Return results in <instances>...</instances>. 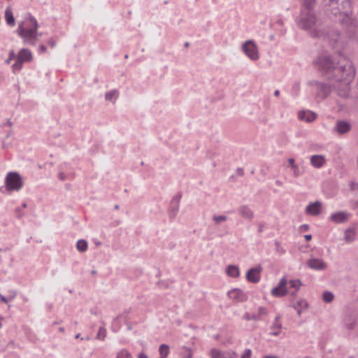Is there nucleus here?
<instances>
[{
    "label": "nucleus",
    "mask_w": 358,
    "mask_h": 358,
    "mask_svg": "<svg viewBox=\"0 0 358 358\" xmlns=\"http://www.w3.org/2000/svg\"><path fill=\"white\" fill-rule=\"evenodd\" d=\"M338 64L339 66L334 67L333 62L327 57H320L316 61V66L319 71L327 73L332 69L338 81H342L347 85L355 76V69L352 63L345 57H341Z\"/></svg>",
    "instance_id": "f257e3e1"
},
{
    "label": "nucleus",
    "mask_w": 358,
    "mask_h": 358,
    "mask_svg": "<svg viewBox=\"0 0 358 358\" xmlns=\"http://www.w3.org/2000/svg\"><path fill=\"white\" fill-rule=\"evenodd\" d=\"M38 24L36 19L31 15L26 17L19 23L17 34L23 39L24 43L35 45L41 34L38 32Z\"/></svg>",
    "instance_id": "f03ea898"
},
{
    "label": "nucleus",
    "mask_w": 358,
    "mask_h": 358,
    "mask_svg": "<svg viewBox=\"0 0 358 358\" xmlns=\"http://www.w3.org/2000/svg\"><path fill=\"white\" fill-rule=\"evenodd\" d=\"M306 11H303L301 14L300 25L304 29L310 28L315 22V17L311 13V8L314 5L315 0H301Z\"/></svg>",
    "instance_id": "7ed1b4c3"
},
{
    "label": "nucleus",
    "mask_w": 358,
    "mask_h": 358,
    "mask_svg": "<svg viewBox=\"0 0 358 358\" xmlns=\"http://www.w3.org/2000/svg\"><path fill=\"white\" fill-rule=\"evenodd\" d=\"M5 185L8 192L19 191L23 186V181L17 173L10 172L6 176Z\"/></svg>",
    "instance_id": "20e7f679"
},
{
    "label": "nucleus",
    "mask_w": 358,
    "mask_h": 358,
    "mask_svg": "<svg viewBox=\"0 0 358 358\" xmlns=\"http://www.w3.org/2000/svg\"><path fill=\"white\" fill-rule=\"evenodd\" d=\"M243 50L252 60H257L259 58L257 45L252 41H248L243 45Z\"/></svg>",
    "instance_id": "39448f33"
},
{
    "label": "nucleus",
    "mask_w": 358,
    "mask_h": 358,
    "mask_svg": "<svg viewBox=\"0 0 358 358\" xmlns=\"http://www.w3.org/2000/svg\"><path fill=\"white\" fill-rule=\"evenodd\" d=\"M287 285V279L285 278H282L279 282L278 285L272 289V295L276 297H281L287 295L288 293Z\"/></svg>",
    "instance_id": "423d86ee"
},
{
    "label": "nucleus",
    "mask_w": 358,
    "mask_h": 358,
    "mask_svg": "<svg viewBox=\"0 0 358 358\" xmlns=\"http://www.w3.org/2000/svg\"><path fill=\"white\" fill-rule=\"evenodd\" d=\"M262 271V267L259 265L256 267L250 268L246 274V278L249 282H258L260 280V273Z\"/></svg>",
    "instance_id": "0eeeda50"
},
{
    "label": "nucleus",
    "mask_w": 358,
    "mask_h": 358,
    "mask_svg": "<svg viewBox=\"0 0 358 358\" xmlns=\"http://www.w3.org/2000/svg\"><path fill=\"white\" fill-rule=\"evenodd\" d=\"M322 209V203L321 201H317L310 203L306 208V213L312 216L318 215Z\"/></svg>",
    "instance_id": "6e6552de"
},
{
    "label": "nucleus",
    "mask_w": 358,
    "mask_h": 358,
    "mask_svg": "<svg viewBox=\"0 0 358 358\" xmlns=\"http://www.w3.org/2000/svg\"><path fill=\"white\" fill-rule=\"evenodd\" d=\"M268 313L267 310L264 307H260L258 310V313L250 314L249 313H245L243 318L245 320H255L259 321L262 320V317L266 315Z\"/></svg>",
    "instance_id": "1a4fd4ad"
},
{
    "label": "nucleus",
    "mask_w": 358,
    "mask_h": 358,
    "mask_svg": "<svg viewBox=\"0 0 358 358\" xmlns=\"http://www.w3.org/2000/svg\"><path fill=\"white\" fill-rule=\"evenodd\" d=\"M230 299L236 302H243L247 300L246 294L239 289H234L228 292Z\"/></svg>",
    "instance_id": "9d476101"
},
{
    "label": "nucleus",
    "mask_w": 358,
    "mask_h": 358,
    "mask_svg": "<svg viewBox=\"0 0 358 358\" xmlns=\"http://www.w3.org/2000/svg\"><path fill=\"white\" fill-rule=\"evenodd\" d=\"M350 215L346 211H339L333 213L330 220L333 222H348Z\"/></svg>",
    "instance_id": "9b49d317"
},
{
    "label": "nucleus",
    "mask_w": 358,
    "mask_h": 358,
    "mask_svg": "<svg viewBox=\"0 0 358 358\" xmlns=\"http://www.w3.org/2000/svg\"><path fill=\"white\" fill-rule=\"evenodd\" d=\"M308 266L314 270L322 271L324 270L327 265L320 259L312 258L308 261Z\"/></svg>",
    "instance_id": "f8f14e48"
},
{
    "label": "nucleus",
    "mask_w": 358,
    "mask_h": 358,
    "mask_svg": "<svg viewBox=\"0 0 358 358\" xmlns=\"http://www.w3.org/2000/svg\"><path fill=\"white\" fill-rule=\"evenodd\" d=\"M356 237V228L354 226L348 227L344 232V241L347 243H352Z\"/></svg>",
    "instance_id": "ddd939ff"
},
{
    "label": "nucleus",
    "mask_w": 358,
    "mask_h": 358,
    "mask_svg": "<svg viewBox=\"0 0 358 358\" xmlns=\"http://www.w3.org/2000/svg\"><path fill=\"white\" fill-rule=\"evenodd\" d=\"M298 117L303 121L310 122L315 120L316 115L315 113L307 110V111H299L298 113Z\"/></svg>",
    "instance_id": "4468645a"
},
{
    "label": "nucleus",
    "mask_w": 358,
    "mask_h": 358,
    "mask_svg": "<svg viewBox=\"0 0 358 358\" xmlns=\"http://www.w3.org/2000/svg\"><path fill=\"white\" fill-rule=\"evenodd\" d=\"M357 317L356 315L349 314L346 315V317L344 319V324L348 329L352 330L353 329L354 326L357 322Z\"/></svg>",
    "instance_id": "2eb2a0df"
},
{
    "label": "nucleus",
    "mask_w": 358,
    "mask_h": 358,
    "mask_svg": "<svg viewBox=\"0 0 358 358\" xmlns=\"http://www.w3.org/2000/svg\"><path fill=\"white\" fill-rule=\"evenodd\" d=\"M17 58L22 62H31L32 60V54L28 49H22L19 52Z\"/></svg>",
    "instance_id": "dca6fc26"
},
{
    "label": "nucleus",
    "mask_w": 358,
    "mask_h": 358,
    "mask_svg": "<svg viewBox=\"0 0 358 358\" xmlns=\"http://www.w3.org/2000/svg\"><path fill=\"white\" fill-rule=\"evenodd\" d=\"M280 319V315H277L275 318V321L273 324H272L271 329L273 330V331L271 333L273 336H278L280 333L281 329H282V324L279 322Z\"/></svg>",
    "instance_id": "f3484780"
},
{
    "label": "nucleus",
    "mask_w": 358,
    "mask_h": 358,
    "mask_svg": "<svg viewBox=\"0 0 358 358\" xmlns=\"http://www.w3.org/2000/svg\"><path fill=\"white\" fill-rule=\"evenodd\" d=\"M311 164L315 168H320L325 163V159L322 155H313L310 159Z\"/></svg>",
    "instance_id": "a211bd4d"
},
{
    "label": "nucleus",
    "mask_w": 358,
    "mask_h": 358,
    "mask_svg": "<svg viewBox=\"0 0 358 358\" xmlns=\"http://www.w3.org/2000/svg\"><path fill=\"white\" fill-rule=\"evenodd\" d=\"M350 129V125L348 122L345 121H340L337 122L336 130L339 134H345Z\"/></svg>",
    "instance_id": "6ab92c4d"
},
{
    "label": "nucleus",
    "mask_w": 358,
    "mask_h": 358,
    "mask_svg": "<svg viewBox=\"0 0 358 358\" xmlns=\"http://www.w3.org/2000/svg\"><path fill=\"white\" fill-rule=\"evenodd\" d=\"M5 20L9 26L13 27L15 25V18L10 8H7L5 11Z\"/></svg>",
    "instance_id": "aec40b11"
},
{
    "label": "nucleus",
    "mask_w": 358,
    "mask_h": 358,
    "mask_svg": "<svg viewBox=\"0 0 358 358\" xmlns=\"http://www.w3.org/2000/svg\"><path fill=\"white\" fill-rule=\"evenodd\" d=\"M227 274L231 277H238L239 275V270L237 266L231 265L227 269Z\"/></svg>",
    "instance_id": "412c9836"
},
{
    "label": "nucleus",
    "mask_w": 358,
    "mask_h": 358,
    "mask_svg": "<svg viewBox=\"0 0 358 358\" xmlns=\"http://www.w3.org/2000/svg\"><path fill=\"white\" fill-rule=\"evenodd\" d=\"M77 249L81 252H85L87 249V243L85 240H79L76 244Z\"/></svg>",
    "instance_id": "4be33fe9"
},
{
    "label": "nucleus",
    "mask_w": 358,
    "mask_h": 358,
    "mask_svg": "<svg viewBox=\"0 0 358 358\" xmlns=\"http://www.w3.org/2000/svg\"><path fill=\"white\" fill-rule=\"evenodd\" d=\"M118 96V92L117 90H113L111 92H107L105 95L106 99L107 101H113V99H116Z\"/></svg>",
    "instance_id": "5701e85b"
},
{
    "label": "nucleus",
    "mask_w": 358,
    "mask_h": 358,
    "mask_svg": "<svg viewBox=\"0 0 358 358\" xmlns=\"http://www.w3.org/2000/svg\"><path fill=\"white\" fill-rule=\"evenodd\" d=\"M334 296L333 293L328 291L324 292L322 294V299L326 303L331 302L334 299Z\"/></svg>",
    "instance_id": "b1692460"
},
{
    "label": "nucleus",
    "mask_w": 358,
    "mask_h": 358,
    "mask_svg": "<svg viewBox=\"0 0 358 358\" xmlns=\"http://www.w3.org/2000/svg\"><path fill=\"white\" fill-rule=\"evenodd\" d=\"M159 353L163 357H166L169 352V347L166 344L159 346Z\"/></svg>",
    "instance_id": "393cba45"
},
{
    "label": "nucleus",
    "mask_w": 358,
    "mask_h": 358,
    "mask_svg": "<svg viewBox=\"0 0 358 358\" xmlns=\"http://www.w3.org/2000/svg\"><path fill=\"white\" fill-rule=\"evenodd\" d=\"M338 0H329L330 4L329 7L331 8V11L334 14L337 15V10H339L338 8Z\"/></svg>",
    "instance_id": "a878e982"
},
{
    "label": "nucleus",
    "mask_w": 358,
    "mask_h": 358,
    "mask_svg": "<svg viewBox=\"0 0 358 358\" xmlns=\"http://www.w3.org/2000/svg\"><path fill=\"white\" fill-rule=\"evenodd\" d=\"M116 358H131V355L127 350L124 349L117 353Z\"/></svg>",
    "instance_id": "bb28decb"
},
{
    "label": "nucleus",
    "mask_w": 358,
    "mask_h": 358,
    "mask_svg": "<svg viewBox=\"0 0 358 358\" xmlns=\"http://www.w3.org/2000/svg\"><path fill=\"white\" fill-rule=\"evenodd\" d=\"M291 287H293L297 291L302 285V282L300 280H292L289 281Z\"/></svg>",
    "instance_id": "cd10ccee"
},
{
    "label": "nucleus",
    "mask_w": 358,
    "mask_h": 358,
    "mask_svg": "<svg viewBox=\"0 0 358 358\" xmlns=\"http://www.w3.org/2000/svg\"><path fill=\"white\" fill-rule=\"evenodd\" d=\"M106 336V330L103 327H101L96 334V338L103 341Z\"/></svg>",
    "instance_id": "c85d7f7f"
},
{
    "label": "nucleus",
    "mask_w": 358,
    "mask_h": 358,
    "mask_svg": "<svg viewBox=\"0 0 358 358\" xmlns=\"http://www.w3.org/2000/svg\"><path fill=\"white\" fill-rule=\"evenodd\" d=\"M210 355H211L212 358H224V357H225L222 354V352L220 351H219L216 349L211 350Z\"/></svg>",
    "instance_id": "c756f323"
},
{
    "label": "nucleus",
    "mask_w": 358,
    "mask_h": 358,
    "mask_svg": "<svg viewBox=\"0 0 358 358\" xmlns=\"http://www.w3.org/2000/svg\"><path fill=\"white\" fill-rule=\"evenodd\" d=\"M22 64L23 62H21L20 60H19L17 58V60L15 62V64H13L12 68H13V71H20L21 70L22 67Z\"/></svg>",
    "instance_id": "7c9ffc66"
},
{
    "label": "nucleus",
    "mask_w": 358,
    "mask_h": 358,
    "mask_svg": "<svg viewBox=\"0 0 358 358\" xmlns=\"http://www.w3.org/2000/svg\"><path fill=\"white\" fill-rule=\"evenodd\" d=\"M241 213L243 216H245L246 217H250L252 215L251 210L245 207H243L241 209Z\"/></svg>",
    "instance_id": "2f4dec72"
},
{
    "label": "nucleus",
    "mask_w": 358,
    "mask_h": 358,
    "mask_svg": "<svg viewBox=\"0 0 358 358\" xmlns=\"http://www.w3.org/2000/svg\"><path fill=\"white\" fill-rule=\"evenodd\" d=\"M294 307V308H305L308 307V303L304 300H299Z\"/></svg>",
    "instance_id": "473e14b6"
},
{
    "label": "nucleus",
    "mask_w": 358,
    "mask_h": 358,
    "mask_svg": "<svg viewBox=\"0 0 358 358\" xmlns=\"http://www.w3.org/2000/svg\"><path fill=\"white\" fill-rule=\"evenodd\" d=\"M214 221L216 222H221L227 221V218L225 216H215L213 218Z\"/></svg>",
    "instance_id": "72a5a7b5"
},
{
    "label": "nucleus",
    "mask_w": 358,
    "mask_h": 358,
    "mask_svg": "<svg viewBox=\"0 0 358 358\" xmlns=\"http://www.w3.org/2000/svg\"><path fill=\"white\" fill-rule=\"evenodd\" d=\"M179 198H176L172 201L171 204L174 206L176 208V210H178L179 207Z\"/></svg>",
    "instance_id": "f704fd0d"
},
{
    "label": "nucleus",
    "mask_w": 358,
    "mask_h": 358,
    "mask_svg": "<svg viewBox=\"0 0 358 358\" xmlns=\"http://www.w3.org/2000/svg\"><path fill=\"white\" fill-rule=\"evenodd\" d=\"M251 357V350L248 349L245 350V353L242 355L241 358H250Z\"/></svg>",
    "instance_id": "c9c22d12"
},
{
    "label": "nucleus",
    "mask_w": 358,
    "mask_h": 358,
    "mask_svg": "<svg viewBox=\"0 0 358 358\" xmlns=\"http://www.w3.org/2000/svg\"><path fill=\"white\" fill-rule=\"evenodd\" d=\"M275 246H276L277 252H278L280 254L285 253V250L282 249V248L280 247L279 243L276 242L275 243Z\"/></svg>",
    "instance_id": "e433bc0d"
},
{
    "label": "nucleus",
    "mask_w": 358,
    "mask_h": 358,
    "mask_svg": "<svg viewBox=\"0 0 358 358\" xmlns=\"http://www.w3.org/2000/svg\"><path fill=\"white\" fill-rule=\"evenodd\" d=\"M351 190H357L358 189V183L355 182H351L350 184Z\"/></svg>",
    "instance_id": "4c0bfd02"
},
{
    "label": "nucleus",
    "mask_w": 358,
    "mask_h": 358,
    "mask_svg": "<svg viewBox=\"0 0 358 358\" xmlns=\"http://www.w3.org/2000/svg\"><path fill=\"white\" fill-rule=\"evenodd\" d=\"M185 352H187V355L185 358H192V351L187 348H185Z\"/></svg>",
    "instance_id": "58836bf2"
},
{
    "label": "nucleus",
    "mask_w": 358,
    "mask_h": 358,
    "mask_svg": "<svg viewBox=\"0 0 358 358\" xmlns=\"http://www.w3.org/2000/svg\"><path fill=\"white\" fill-rule=\"evenodd\" d=\"M289 165L292 167V169L295 171L296 169V166L294 164V159L292 158L289 159L288 160Z\"/></svg>",
    "instance_id": "ea45409f"
},
{
    "label": "nucleus",
    "mask_w": 358,
    "mask_h": 358,
    "mask_svg": "<svg viewBox=\"0 0 358 358\" xmlns=\"http://www.w3.org/2000/svg\"><path fill=\"white\" fill-rule=\"evenodd\" d=\"M229 358H237L238 355L236 352L228 353Z\"/></svg>",
    "instance_id": "a19ab883"
},
{
    "label": "nucleus",
    "mask_w": 358,
    "mask_h": 358,
    "mask_svg": "<svg viewBox=\"0 0 358 358\" xmlns=\"http://www.w3.org/2000/svg\"><path fill=\"white\" fill-rule=\"evenodd\" d=\"M40 49V53H43L46 51V47L43 45H41L39 48Z\"/></svg>",
    "instance_id": "79ce46f5"
},
{
    "label": "nucleus",
    "mask_w": 358,
    "mask_h": 358,
    "mask_svg": "<svg viewBox=\"0 0 358 358\" xmlns=\"http://www.w3.org/2000/svg\"><path fill=\"white\" fill-rule=\"evenodd\" d=\"M308 225H301L300 227V231L303 232L308 229Z\"/></svg>",
    "instance_id": "37998d69"
},
{
    "label": "nucleus",
    "mask_w": 358,
    "mask_h": 358,
    "mask_svg": "<svg viewBox=\"0 0 358 358\" xmlns=\"http://www.w3.org/2000/svg\"><path fill=\"white\" fill-rule=\"evenodd\" d=\"M14 57H15V55H14L13 52H12L10 53V57H9V59H7L6 62H7L8 64H9V63H10V60H11L13 58H14Z\"/></svg>",
    "instance_id": "c03bdc74"
},
{
    "label": "nucleus",
    "mask_w": 358,
    "mask_h": 358,
    "mask_svg": "<svg viewBox=\"0 0 358 358\" xmlns=\"http://www.w3.org/2000/svg\"><path fill=\"white\" fill-rule=\"evenodd\" d=\"M138 358H148V357L143 352L138 355Z\"/></svg>",
    "instance_id": "a18cd8bd"
},
{
    "label": "nucleus",
    "mask_w": 358,
    "mask_h": 358,
    "mask_svg": "<svg viewBox=\"0 0 358 358\" xmlns=\"http://www.w3.org/2000/svg\"><path fill=\"white\" fill-rule=\"evenodd\" d=\"M0 300L3 303H7V299L3 295H0Z\"/></svg>",
    "instance_id": "49530a36"
},
{
    "label": "nucleus",
    "mask_w": 358,
    "mask_h": 358,
    "mask_svg": "<svg viewBox=\"0 0 358 358\" xmlns=\"http://www.w3.org/2000/svg\"><path fill=\"white\" fill-rule=\"evenodd\" d=\"M304 238L306 241H310L312 238V236L310 234H307L304 236Z\"/></svg>",
    "instance_id": "de8ad7c7"
},
{
    "label": "nucleus",
    "mask_w": 358,
    "mask_h": 358,
    "mask_svg": "<svg viewBox=\"0 0 358 358\" xmlns=\"http://www.w3.org/2000/svg\"><path fill=\"white\" fill-rule=\"evenodd\" d=\"M296 309L297 310L298 315H300L303 308H296Z\"/></svg>",
    "instance_id": "09e8293b"
},
{
    "label": "nucleus",
    "mask_w": 358,
    "mask_h": 358,
    "mask_svg": "<svg viewBox=\"0 0 358 358\" xmlns=\"http://www.w3.org/2000/svg\"><path fill=\"white\" fill-rule=\"evenodd\" d=\"M264 358H278V357L276 356H266Z\"/></svg>",
    "instance_id": "8fccbe9b"
},
{
    "label": "nucleus",
    "mask_w": 358,
    "mask_h": 358,
    "mask_svg": "<svg viewBox=\"0 0 358 358\" xmlns=\"http://www.w3.org/2000/svg\"><path fill=\"white\" fill-rule=\"evenodd\" d=\"M280 94V92L278 90L275 91L274 94L275 96H278Z\"/></svg>",
    "instance_id": "3c124183"
},
{
    "label": "nucleus",
    "mask_w": 358,
    "mask_h": 358,
    "mask_svg": "<svg viewBox=\"0 0 358 358\" xmlns=\"http://www.w3.org/2000/svg\"><path fill=\"white\" fill-rule=\"evenodd\" d=\"M262 231V226H259V227H258V233H260Z\"/></svg>",
    "instance_id": "603ef678"
},
{
    "label": "nucleus",
    "mask_w": 358,
    "mask_h": 358,
    "mask_svg": "<svg viewBox=\"0 0 358 358\" xmlns=\"http://www.w3.org/2000/svg\"><path fill=\"white\" fill-rule=\"evenodd\" d=\"M59 178H60L61 180H64V177H63V174L62 173H61L59 175Z\"/></svg>",
    "instance_id": "864d4df0"
},
{
    "label": "nucleus",
    "mask_w": 358,
    "mask_h": 358,
    "mask_svg": "<svg viewBox=\"0 0 358 358\" xmlns=\"http://www.w3.org/2000/svg\"><path fill=\"white\" fill-rule=\"evenodd\" d=\"M96 271L95 270H93V271H92V275H94V274H96Z\"/></svg>",
    "instance_id": "5fc2aeb1"
},
{
    "label": "nucleus",
    "mask_w": 358,
    "mask_h": 358,
    "mask_svg": "<svg viewBox=\"0 0 358 358\" xmlns=\"http://www.w3.org/2000/svg\"><path fill=\"white\" fill-rule=\"evenodd\" d=\"M3 318L1 317H0V328L1 327V321H2Z\"/></svg>",
    "instance_id": "6e6d98bb"
},
{
    "label": "nucleus",
    "mask_w": 358,
    "mask_h": 358,
    "mask_svg": "<svg viewBox=\"0 0 358 358\" xmlns=\"http://www.w3.org/2000/svg\"><path fill=\"white\" fill-rule=\"evenodd\" d=\"M80 334H77V335L76 336V338H78L80 337Z\"/></svg>",
    "instance_id": "4d7b16f0"
},
{
    "label": "nucleus",
    "mask_w": 358,
    "mask_h": 358,
    "mask_svg": "<svg viewBox=\"0 0 358 358\" xmlns=\"http://www.w3.org/2000/svg\"><path fill=\"white\" fill-rule=\"evenodd\" d=\"M185 45V47H188L189 46V43H186Z\"/></svg>",
    "instance_id": "13d9d810"
},
{
    "label": "nucleus",
    "mask_w": 358,
    "mask_h": 358,
    "mask_svg": "<svg viewBox=\"0 0 358 358\" xmlns=\"http://www.w3.org/2000/svg\"><path fill=\"white\" fill-rule=\"evenodd\" d=\"M328 92H329V88H327L326 93H327Z\"/></svg>",
    "instance_id": "bf43d9fd"
},
{
    "label": "nucleus",
    "mask_w": 358,
    "mask_h": 358,
    "mask_svg": "<svg viewBox=\"0 0 358 358\" xmlns=\"http://www.w3.org/2000/svg\"><path fill=\"white\" fill-rule=\"evenodd\" d=\"M59 330H60L61 331H64V329H63V328H59Z\"/></svg>",
    "instance_id": "052dcab7"
},
{
    "label": "nucleus",
    "mask_w": 358,
    "mask_h": 358,
    "mask_svg": "<svg viewBox=\"0 0 358 358\" xmlns=\"http://www.w3.org/2000/svg\"><path fill=\"white\" fill-rule=\"evenodd\" d=\"M99 244H100V243H99V242L96 243V245H99Z\"/></svg>",
    "instance_id": "680f3d73"
},
{
    "label": "nucleus",
    "mask_w": 358,
    "mask_h": 358,
    "mask_svg": "<svg viewBox=\"0 0 358 358\" xmlns=\"http://www.w3.org/2000/svg\"><path fill=\"white\" fill-rule=\"evenodd\" d=\"M292 296H294L295 295V292H293L291 294Z\"/></svg>",
    "instance_id": "e2e57ef3"
}]
</instances>
